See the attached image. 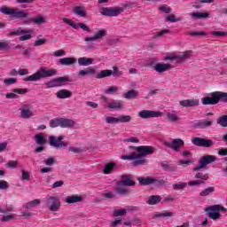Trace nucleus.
Here are the masks:
<instances>
[{
	"mask_svg": "<svg viewBox=\"0 0 227 227\" xmlns=\"http://www.w3.org/2000/svg\"><path fill=\"white\" fill-rule=\"evenodd\" d=\"M15 219V216L12 215H7L1 218L2 223H10V221H13Z\"/></svg>",
	"mask_w": 227,
	"mask_h": 227,
	"instance_id": "56",
	"label": "nucleus"
},
{
	"mask_svg": "<svg viewBox=\"0 0 227 227\" xmlns=\"http://www.w3.org/2000/svg\"><path fill=\"white\" fill-rule=\"evenodd\" d=\"M169 33H171L170 30L163 29L160 32H156L153 35V38H160V37L164 36L165 35H169Z\"/></svg>",
	"mask_w": 227,
	"mask_h": 227,
	"instance_id": "45",
	"label": "nucleus"
},
{
	"mask_svg": "<svg viewBox=\"0 0 227 227\" xmlns=\"http://www.w3.org/2000/svg\"><path fill=\"white\" fill-rule=\"evenodd\" d=\"M179 106L182 107H196L200 106V100L198 99H185L179 102Z\"/></svg>",
	"mask_w": 227,
	"mask_h": 227,
	"instance_id": "22",
	"label": "nucleus"
},
{
	"mask_svg": "<svg viewBox=\"0 0 227 227\" xmlns=\"http://www.w3.org/2000/svg\"><path fill=\"white\" fill-rule=\"evenodd\" d=\"M12 93H18V95H26L27 89H13Z\"/></svg>",
	"mask_w": 227,
	"mask_h": 227,
	"instance_id": "61",
	"label": "nucleus"
},
{
	"mask_svg": "<svg viewBox=\"0 0 227 227\" xmlns=\"http://www.w3.org/2000/svg\"><path fill=\"white\" fill-rule=\"evenodd\" d=\"M187 187V183L175 184H173L174 191H182Z\"/></svg>",
	"mask_w": 227,
	"mask_h": 227,
	"instance_id": "51",
	"label": "nucleus"
},
{
	"mask_svg": "<svg viewBox=\"0 0 227 227\" xmlns=\"http://www.w3.org/2000/svg\"><path fill=\"white\" fill-rule=\"evenodd\" d=\"M217 123L222 127H227V115H223L217 121Z\"/></svg>",
	"mask_w": 227,
	"mask_h": 227,
	"instance_id": "52",
	"label": "nucleus"
},
{
	"mask_svg": "<svg viewBox=\"0 0 227 227\" xmlns=\"http://www.w3.org/2000/svg\"><path fill=\"white\" fill-rule=\"evenodd\" d=\"M55 82L57 84V88H59L61 86H65L67 82H72V78H70V76H59L55 78Z\"/></svg>",
	"mask_w": 227,
	"mask_h": 227,
	"instance_id": "23",
	"label": "nucleus"
},
{
	"mask_svg": "<svg viewBox=\"0 0 227 227\" xmlns=\"http://www.w3.org/2000/svg\"><path fill=\"white\" fill-rule=\"evenodd\" d=\"M56 74H58V70L49 69L45 67H42L35 74L24 78L23 81H25V82H36V81H40V79H47L49 77H54Z\"/></svg>",
	"mask_w": 227,
	"mask_h": 227,
	"instance_id": "2",
	"label": "nucleus"
},
{
	"mask_svg": "<svg viewBox=\"0 0 227 227\" xmlns=\"http://www.w3.org/2000/svg\"><path fill=\"white\" fill-rule=\"evenodd\" d=\"M116 185H119V187H134V185H136V181H134V176H121V180L117 181Z\"/></svg>",
	"mask_w": 227,
	"mask_h": 227,
	"instance_id": "10",
	"label": "nucleus"
},
{
	"mask_svg": "<svg viewBox=\"0 0 227 227\" xmlns=\"http://www.w3.org/2000/svg\"><path fill=\"white\" fill-rule=\"evenodd\" d=\"M166 22H180V18L175 16V14L168 15L165 19Z\"/></svg>",
	"mask_w": 227,
	"mask_h": 227,
	"instance_id": "50",
	"label": "nucleus"
},
{
	"mask_svg": "<svg viewBox=\"0 0 227 227\" xmlns=\"http://www.w3.org/2000/svg\"><path fill=\"white\" fill-rule=\"evenodd\" d=\"M108 109H123L121 102H113L108 105Z\"/></svg>",
	"mask_w": 227,
	"mask_h": 227,
	"instance_id": "40",
	"label": "nucleus"
},
{
	"mask_svg": "<svg viewBox=\"0 0 227 227\" xmlns=\"http://www.w3.org/2000/svg\"><path fill=\"white\" fill-rule=\"evenodd\" d=\"M173 215H175L173 212L156 213L154 215V218L157 219L159 217H173Z\"/></svg>",
	"mask_w": 227,
	"mask_h": 227,
	"instance_id": "42",
	"label": "nucleus"
},
{
	"mask_svg": "<svg viewBox=\"0 0 227 227\" xmlns=\"http://www.w3.org/2000/svg\"><path fill=\"white\" fill-rule=\"evenodd\" d=\"M107 35V30L101 29L95 33L94 36L92 37H86L85 42H95L97 40H102L104 36Z\"/></svg>",
	"mask_w": 227,
	"mask_h": 227,
	"instance_id": "20",
	"label": "nucleus"
},
{
	"mask_svg": "<svg viewBox=\"0 0 227 227\" xmlns=\"http://www.w3.org/2000/svg\"><path fill=\"white\" fill-rule=\"evenodd\" d=\"M65 139V137L59 136V137H55V136H50L49 137V143L50 145L52 146L53 148H56V150H59V148H67L70 145L69 142H65L63 141Z\"/></svg>",
	"mask_w": 227,
	"mask_h": 227,
	"instance_id": "7",
	"label": "nucleus"
},
{
	"mask_svg": "<svg viewBox=\"0 0 227 227\" xmlns=\"http://www.w3.org/2000/svg\"><path fill=\"white\" fill-rule=\"evenodd\" d=\"M138 96L139 93L137 92V90H129L128 92L122 95V97L124 98H127L128 100H130L131 98H137Z\"/></svg>",
	"mask_w": 227,
	"mask_h": 227,
	"instance_id": "32",
	"label": "nucleus"
},
{
	"mask_svg": "<svg viewBox=\"0 0 227 227\" xmlns=\"http://www.w3.org/2000/svg\"><path fill=\"white\" fill-rule=\"evenodd\" d=\"M205 212H207V215L209 219L215 221L221 217L220 212H227V208L221 205H213L206 207Z\"/></svg>",
	"mask_w": 227,
	"mask_h": 227,
	"instance_id": "5",
	"label": "nucleus"
},
{
	"mask_svg": "<svg viewBox=\"0 0 227 227\" xmlns=\"http://www.w3.org/2000/svg\"><path fill=\"white\" fill-rule=\"evenodd\" d=\"M147 163L146 160L144 158L137 159L133 161V166H145Z\"/></svg>",
	"mask_w": 227,
	"mask_h": 227,
	"instance_id": "49",
	"label": "nucleus"
},
{
	"mask_svg": "<svg viewBox=\"0 0 227 227\" xmlns=\"http://www.w3.org/2000/svg\"><path fill=\"white\" fill-rule=\"evenodd\" d=\"M153 68L155 70V72H158V74H162L164 72H168V70H171L173 66H171V64L157 63L154 67H153Z\"/></svg>",
	"mask_w": 227,
	"mask_h": 227,
	"instance_id": "21",
	"label": "nucleus"
},
{
	"mask_svg": "<svg viewBox=\"0 0 227 227\" xmlns=\"http://www.w3.org/2000/svg\"><path fill=\"white\" fill-rule=\"evenodd\" d=\"M81 201H82V196L81 195L67 196L66 198V203H68V205H72L74 203H81Z\"/></svg>",
	"mask_w": 227,
	"mask_h": 227,
	"instance_id": "27",
	"label": "nucleus"
},
{
	"mask_svg": "<svg viewBox=\"0 0 227 227\" xmlns=\"http://www.w3.org/2000/svg\"><path fill=\"white\" fill-rule=\"evenodd\" d=\"M62 20L63 22H65V24L71 26V27H73L74 29H79V27H81V29H82L83 31H87V33H90V31H91L90 27L84 23H75L68 18H63Z\"/></svg>",
	"mask_w": 227,
	"mask_h": 227,
	"instance_id": "17",
	"label": "nucleus"
},
{
	"mask_svg": "<svg viewBox=\"0 0 227 227\" xmlns=\"http://www.w3.org/2000/svg\"><path fill=\"white\" fill-rule=\"evenodd\" d=\"M12 35H25L20 36V42H26V40H31L33 36V30L31 29H18L14 32H12Z\"/></svg>",
	"mask_w": 227,
	"mask_h": 227,
	"instance_id": "18",
	"label": "nucleus"
},
{
	"mask_svg": "<svg viewBox=\"0 0 227 227\" xmlns=\"http://www.w3.org/2000/svg\"><path fill=\"white\" fill-rule=\"evenodd\" d=\"M161 167L163 168V169L167 170V171H176L177 168L176 166L173 165V164H168L166 162L161 163Z\"/></svg>",
	"mask_w": 227,
	"mask_h": 227,
	"instance_id": "39",
	"label": "nucleus"
},
{
	"mask_svg": "<svg viewBox=\"0 0 227 227\" xmlns=\"http://www.w3.org/2000/svg\"><path fill=\"white\" fill-rule=\"evenodd\" d=\"M21 179L31 180V174H29V172H26L25 170H22Z\"/></svg>",
	"mask_w": 227,
	"mask_h": 227,
	"instance_id": "64",
	"label": "nucleus"
},
{
	"mask_svg": "<svg viewBox=\"0 0 227 227\" xmlns=\"http://www.w3.org/2000/svg\"><path fill=\"white\" fill-rule=\"evenodd\" d=\"M127 214V209H116L114 212V216L118 217L120 215H125Z\"/></svg>",
	"mask_w": 227,
	"mask_h": 227,
	"instance_id": "54",
	"label": "nucleus"
},
{
	"mask_svg": "<svg viewBox=\"0 0 227 227\" xmlns=\"http://www.w3.org/2000/svg\"><path fill=\"white\" fill-rule=\"evenodd\" d=\"M31 109H34L33 105H25L20 112L21 118H24L25 120H29V118L33 116V111H31Z\"/></svg>",
	"mask_w": 227,
	"mask_h": 227,
	"instance_id": "19",
	"label": "nucleus"
},
{
	"mask_svg": "<svg viewBox=\"0 0 227 227\" xmlns=\"http://www.w3.org/2000/svg\"><path fill=\"white\" fill-rule=\"evenodd\" d=\"M164 145L167 148H170L174 152H180V150H182V146L185 145V142H184L182 138H176L173 139L172 142H165Z\"/></svg>",
	"mask_w": 227,
	"mask_h": 227,
	"instance_id": "13",
	"label": "nucleus"
},
{
	"mask_svg": "<svg viewBox=\"0 0 227 227\" xmlns=\"http://www.w3.org/2000/svg\"><path fill=\"white\" fill-rule=\"evenodd\" d=\"M124 12L125 9L123 7H103L100 9L101 15L105 17H118Z\"/></svg>",
	"mask_w": 227,
	"mask_h": 227,
	"instance_id": "8",
	"label": "nucleus"
},
{
	"mask_svg": "<svg viewBox=\"0 0 227 227\" xmlns=\"http://www.w3.org/2000/svg\"><path fill=\"white\" fill-rule=\"evenodd\" d=\"M4 84L10 86L12 84H15L17 82V78H7L4 81Z\"/></svg>",
	"mask_w": 227,
	"mask_h": 227,
	"instance_id": "62",
	"label": "nucleus"
},
{
	"mask_svg": "<svg viewBox=\"0 0 227 227\" xmlns=\"http://www.w3.org/2000/svg\"><path fill=\"white\" fill-rule=\"evenodd\" d=\"M219 102H227V92L215 91L210 93V97L201 98L203 106H215Z\"/></svg>",
	"mask_w": 227,
	"mask_h": 227,
	"instance_id": "3",
	"label": "nucleus"
},
{
	"mask_svg": "<svg viewBox=\"0 0 227 227\" xmlns=\"http://www.w3.org/2000/svg\"><path fill=\"white\" fill-rule=\"evenodd\" d=\"M137 181L139 185L142 186L152 185L153 184H156V185H166V181H164V179H157L151 176H140L137 177Z\"/></svg>",
	"mask_w": 227,
	"mask_h": 227,
	"instance_id": "9",
	"label": "nucleus"
},
{
	"mask_svg": "<svg viewBox=\"0 0 227 227\" xmlns=\"http://www.w3.org/2000/svg\"><path fill=\"white\" fill-rule=\"evenodd\" d=\"M48 207L51 212H58L61 207V202L59 201V197L50 196L48 198Z\"/></svg>",
	"mask_w": 227,
	"mask_h": 227,
	"instance_id": "16",
	"label": "nucleus"
},
{
	"mask_svg": "<svg viewBox=\"0 0 227 227\" xmlns=\"http://www.w3.org/2000/svg\"><path fill=\"white\" fill-rule=\"evenodd\" d=\"M188 35L190 36H207V33L205 31L200 32H189Z\"/></svg>",
	"mask_w": 227,
	"mask_h": 227,
	"instance_id": "60",
	"label": "nucleus"
},
{
	"mask_svg": "<svg viewBox=\"0 0 227 227\" xmlns=\"http://www.w3.org/2000/svg\"><path fill=\"white\" fill-rule=\"evenodd\" d=\"M0 12L4 15H10L12 19H19L20 20H24L25 24H45V19L42 16H38L36 18H32L31 14L27 12L26 10H20L15 7H8V6H2L0 7Z\"/></svg>",
	"mask_w": 227,
	"mask_h": 227,
	"instance_id": "1",
	"label": "nucleus"
},
{
	"mask_svg": "<svg viewBox=\"0 0 227 227\" xmlns=\"http://www.w3.org/2000/svg\"><path fill=\"white\" fill-rule=\"evenodd\" d=\"M46 166H54L56 164V157H50L44 160Z\"/></svg>",
	"mask_w": 227,
	"mask_h": 227,
	"instance_id": "55",
	"label": "nucleus"
},
{
	"mask_svg": "<svg viewBox=\"0 0 227 227\" xmlns=\"http://www.w3.org/2000/svg\"><path fill=\"white\" fill-rule=\"evenodd\" d=\"M17 166H19V161L17 160H11L6 163V168H10L11 169H14Z\"/></svg>",
	"mask_w": 227,
	"mask_h": 227,
	"instance_id": "59",
	"label": "nucleus"
},
{
	"mask_svg": "<svg viewBox=\"0 0 227 227\" xmlns=\"http://www.w3.org/2000/svg\"><path fill=\"white\" fill-rule=\"evenodd\" d=\"M112 75L114 77H121L123 75V72L120 71L118 67H113Z\"/></svg>",
	"mask_w": 227,
	"mask_h": 227,
	"instance_id": "47",
	"label": "nucleus"
},
{
	"mask_svg": "<svg viewBox=\"0 0 227 227\" xmlns=\"http://www.w3.org/2000/svg\"><path fill=\"white\" fill-rule=\"evenodd\" d=\"M192 145L195 146H201L202 148H210L214 146V141L201 137H194L192 139Z\"/></svg>",
	"mask_w": 227,
	"mask_h": 227,
	"instance_id": "14",
	"label": "nucleus"
},
{
	"mask_svg": "<svg viewBox=\"0 0 227 227\" xmlns=\"http://www.w3.org/2000/svg\"><path fill=\"white\" fill-rule=\"evenodd\" d=\"M115 191L117 194H121V195H127L129 192V189L121 188V186L120 185L116 186Z\"/></svg>",
	"mask_w": 227,
	"mask_h": 227,
	"instance_id": "43",
	"label": "nucleus"
},
{
	"mask_svg": "<svg viewBox=\"0 0 227 227\" xmlns=\"http://www.w3.org/2000/svg\"><path fill=\"white\" fill-rule=\"evenodd\" d=\"M105 93L107 95H113L114 93H118V88L116 86H112L108 88L106 90H105Z\"/></svg>",
	"mask_w": 227,
	"mask_h": 227,
	"instance_id": "53",
	"label": "nucleus"
},
{
	"mask_svg": "<svg viewBox=\"0 0 227 227\" xmlns=\"http://www.w3.org/2000/svg\"><path fill=\"white\" fill-rule=\"evenodd\" d=\"M78 64L80 67H89V65H93V59L90 58H80L78 59Z\"/></svg>",
	"mask_w": 227,
	"mask_h": 227,
	"instance_id": "33",
	"label": "nucleus"
},
{
	"mask_svg": "<svg viewBox=\"0 0 227 227\" xmlns=\"http://www.w3.org/2000/svg\"><path fill=\"white\" fill-rule=\"evenodd\" d=\"M195 178H197V180H202V182H207V180H208V174H203L201 172H198L195 175Z\"/></svg>",
	"mask_w": 227,
	"mask_h": 227,
	"instance_id": "44",
	"label": "nucleus"
},
{
	"mask_svg": "<svg viewBox=\"0 0 227 227\" xmlns=\"http://www.w3.org/2000/svg\"><path fill=\"white\" fill-rule=\"evenodd\" d=\"M111 75H113V70H102L97 74L96 79H104L106 77H111Z\"/></svg>",
	"mask_w": 227,
	"mask_h": 227,
	"instance_id": "36",
	"label": "nucleus"
},
{
	"mask_svg": "<svg viewBox=\"0 0 227 227\" xmlns=\"http://www.w3.org/2000/svg\"><path fill=\"white\" fill-rule=\"evenodd\" d=\"M132 117L130 115H121L118 117V122L119 123H129V121H131Z\"/></svg>",
	"mask_w": 227,
	"mask_h": 227,
	"instance_id": "41",
	"label": "nucleus"
},
{
	"mask_svg": "<svg viewBox=\"0 0 227 227\" xmlns=\"http://www.w3.org/2000/svg\"><path fill=\"white\" fill-rule=\"evenodd\" d=\"M214 192H215V187L214 186H209L204 190H202L199 196H200L201 198H206V196H210V194H214Z\"/></svg>",
	"mask_w": 227,
	"mask_h": 227,
	"instance_id": "29",
	"label": "nucleus"
},
{
	"mask_svg": "<svg viewBox=\"0 0 227 227\" xmlns=\"http://www.w3.org/2000/svg\"><path fill=\"white\" fill-rule=\"evenodd\" d=\"M118 168V165L114 162H110L105 165V168L103 169L104 175H111Z\"/></svg>",
	"mask_w": 227,
	"mask_h": 227,
	"instance_id": "26",
	"label": "nucleus"
},
{
	"mask_svg": "<svg viewBox=\"0 0 227 227\" xmlns=\"http://www.w3.org/2000/svg\"><path fill=\"white\" fill-rule=\"evenodd\" d=\"M216 157L214 155H205L199 162V165L193 168V171H200V169H203V168H207L208 164H212V162H215Z\"/></svg>",
	"mask_w": 227,
	"mask_h": 227,
	"instance_id": "11",
	"label": "nucleus"
},
{
	"mask_svg": "<svg viewBox=\"0 0 227 227\" xmlns=\"http://www.w3.org/2000/svg\"><path fill=\"white\" fill-rule=\"evenodd\" d=\"M40 205V200L39 199H35L32 201H29L27 203H26L23 206V208H25V210H33V208H35V207Z\"/></svg>",
	"mask_w": 227,
	"mask_h": 227,
	"instance_id": "31",
	"label": "nucleus"
},
{
	"mask_svg": "<svg viewBox=\"0 0 227 227\" xmlns=\"http://www.w3.org/2000/svg\"><path fill=\"white\" fill-rule=\"evenodd\" d=\"M123 160H137V153H133L131 155H123Z\"/></svg>",
	"mask_w": 227,
	"mask_h": 227,
	"instance_id": "46",
	"label": "nucleus"
},
{
	"mask_svg": "<svg viewBox=\"0 0 227 227\" xmlns=\"http://www.w3.org/2000/svg\"><path fill=\"white\" fill-rule=\"evenodd\" d=\"M138 116L143 120H148V118H160V116H162V113L153 110H142L138 113Z\"/></svg>",
	"mask_w": 227,
	"mask_h": 227,
	"instance_id": "15",
	"label": "nucleus"
},
{
	"mask_svg": "<svg viewBox=\"0 0 227 227\" xmlns=\"http://www.w3.org/2000/svg\"><path fill=\"white\" fill-rule=\"evenodd\" d=\"M73 12L74 15H78V17L86 18L87 12L86 7L84 6H74L73 8Z\"/></svg>",
	"mask_w": 227,
	"mask_h": 227,
	"instance_id": "24",
	"label": "nucleus"
},
{
	"mask_svg": "<svg viewBox=\"0 0 227 227\" xmlns=\"http://www.w3.org/2000/svg\"><path fill=\"white\" fill-rule=\"evenodd\" d=\"M192 51H185L178 55H170L165 57V61H176V63H178L182 65V63H185L187 59H191L192 58Z\"/></svg>",
	"mask_w": 227,
	"mask_h": 227,
	"instance_id": "6",
	"label": "nucleus"
},
{
	"mask_svg": "<svg viewBox=\"0 0 227 227\" xmlns=\"http://www.w3.org/2000/svg\"><path fill=\"white\" fill-rule=\"evenodd\" d=\"M57 98H70L72 97V91L68 90H60L56 93Z\"/></svg>",
	"mask_w": 227,
	"mask_h": 227,
	"instance_id": "28",
	"label": "nucleus"
},
{
	"mask_svg": "<svg viewBox=\"0 0 227 227\" xmlns=\"http://www.w3.org/2000/svg\"><path fill=\"white\" fill-rule=\"evenodd\" d=\"M75 126V121L65 118H55L50 121V127L56 129L61 127L62 129H69Z\"/></svg>",
	"mask_w": 227,
	"mask_h": 227,
	"instance_id": "4",
	"label": "nucleus"
},
{
	"mask_svg": "<svg viewBox=\"0 0 227 227\" xmlns=\"http://www.w3.org/2000/svg\"><path fill=\"white\" fill-rule=\"evenodd\" d=\"M106 122L108 123V125H113L114 123L118 122V118L113 117V116H106Z\"/></svg>",
	"mask_w": 227,
	"mask_h": 227,
	"instance_id": "48",
	"label": "nucleus"
},
{
	"mask_svg": "<svg viewBox=\"0 0 227 227\" xmlns=\"http://www.w3.org/2000/svg\"><path fill=\"white\" fill-rule=\"evenodd\" d=\"M91 74H97L95 68L89 67L87 70H80L78 73L79 77H84V75H90Z\"/></svg>",
	"mask_w": 227,
	"mask_h": 227,
	"instance_id": "37",
	"label": "nucleus"
},
{
	"mask_svg": "<svg viewBox=\"0 0 227 227\" xmlns=\"http://www.w3.org/2000/svg\"><path fill=\"white\" fill-rule=\"evenodd\" d=\"M212 127V121H202L195 124V129H208Z\"/></svg>",
	"mask_w": 227,
	"mask_h": 227,
	"instance_id": "35",
	"label": "nucleus"
},
{
	"mask_svg": "<svg viewBox=\"0 0 227 227\" xmlns=\"http://www.w3.org/2000/svg\"><path fill=\"white\" fill-rule=\"evenodd\" d=\"M137 153L138 159H145L146 155H152L153 152H155V149L150 145H141L137 147Z\"/></svg>",
	"mask_w": 227,
	"mask_h": 227,
	"instance_id": "12",
	"label": "nucleus"
},
{
	"mask_svg": "<svg viewBox=\"0 0 227 227\" xmlns=\"http://www.w3.org/2000/svg\"><path fill=\"white\" fill-rule=\"evenodd\" d=\"M35 143L36 145H39V146H43V145H47L49 141L47 138H45V136L43 133H38L35 136Z\"/></svg>",
	"mask_w": 227,
	"mask_h": 227,
	"instance_id": "25",
	"label": "nucleus"
},
{
	"mask_svg": "<svg viewBox=\"0 0 227 227\" xmlns=\"http://www.w3.org/2000/svg\"><path fill=\"white\" fill-rule=\"evenodd\" d=\"M162 201V197L160 195H153L150 196L147 204L148 205H158V203H160Z\"/></svg>",
	"mask_w": 227,
	"mask_h": 227,
	"instance_id": "30",
	"label": "nucleus"
},
{
	"mask_svg": "<svg viewBox=\"0 0 227 227\" xmlns=\"http://www.w3.org/2000/svg\"><path fill=\"white\" fill-rule=\"evenodd\" d=\"M47 43V39L42 38L38 39L34 43V47H39L40 45H45Z\"/></svg>",
	"mask_w": 227,
	"mask_h": 227,
	"instance_id": "57",
	"label": "nucleus"
},
{
	"mask_svg": "<svg viewBox=\"0 0 227 227\" xmlns=\"http://www.w3.org/2000/svg\"><path fill=\"white\" fill-rule=\"evenodd\" d=\"M205 184V182H203V180H196V181H190L188 183V185H190L191 187L194 186V185H201Z\"/></svg>",
	"mask_w": 227,
	"mask_h": 227,
	"instance_id": "63",
	"label": "nucleus"
},
{
	"mask_svg": "<svg viewBox=\"0 0 227 227\" xmlns=\"http://www.w3.org/2000/svg\"><path fill=\"white\" fill-rule=\"evenodd\" d=\"M167 118L169 121H178V116L175 114L168 113Z\"/></svg>",
	"mask_w": 227,
	"mask_h": 227,
	"instance_id": "58",
	"label": "nucleus"
},
{
	"mask_svg": "<svg viewBox=\"0 0 227 227\" xmlns=\"http://www.w3.org/2000/svg\"><path fill=\"white\" fill-rule=\"evenodd\" d=\"M192 17H193V19H208L210 14H208V12H193L192 13Z\"/></svg>",
	"mask_w": 227,
	"mask_h": 227,
	"instance_id": "38",
	"label": "nucleus"
},
{
	"mask_svg": "<svg viewBox=\"0 0 227 227\" xmlns=\"http://www.w3.org/2000/svg\"><path fill=\"white\" fill-rule=\"evenodd\" d=\"M76 61L77 60H75V59L74 58H63L59 60V63H60V65L70 67V65H74V63H76Z\"/></svg>",
	"mask_w": 227,
	"mask_h": 227,
	"instance_id": "34",
	"label": "nucleus"
}]
</instances>
